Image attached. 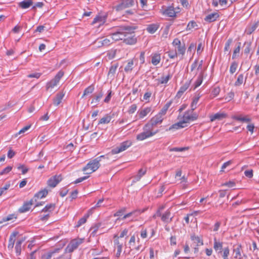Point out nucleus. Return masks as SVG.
<instances>
[{
	"instance_id": "24",
	"label": "nucleus",
	"mask_w": 259,
	"mask_h": 259,
	"mask_svg": "<svg viewBox=\"0 0 259 259\" xmlns=\"http://www.w3.org/2000/svg\"><path fill=\"white\" fill-rule=\"evenodd\" d=\"M220 15L218 13L214 12L206 16L204 18V20L207 22L211 23L217 20Z\"/></svg>"
},
{
	"instance_id": "37",
	"label": "nucleus",
	"mask_w": 259,
	"mask_h": 259,
	"mask_svg": "<svg viewBox=\"0 0 259 259\" xmlns=\"http://www.w3.org/2000/svg\"><path fill=\"white\" fill-rule=\"evenodd\" d=\"M112 119V117L109 114H106L104 117H102L99 121L98 124H107L110 122Z\"/></svg>"
},
{
	"instance_id": "43",
	"label": "nucleus",
	"mask_w": 259,
	"mask_h": 259,
	"mask_svg": "<svg viewBox=\"0 0 259 259\" xmlns=\"http://www.w3.org/2000/svg\"><path fill=\"white\" fill-rule=\"evenodd\" d=\"M171 75L169 73L167 75L164 76H162L160 79H159V82L161 84L166 83L168 80L171 78Z\"/></svg>"
},
{
	"instance_id": "4",
	"label": "nucleus",
	"mask_w": 259,
	"mask_h": 259,
	"mask_svg": "<svg viewBox=\"0 0 259 259\" xmlns=\"http://www.w3.org/2000/svg\"><path fill=\"white\" fill-rule=\"evenodd\" d=\"M162 116V115L158 113L157 115L152 117L148 123L145 125V127L148 128V129H152L153 127L160 124L163 120Z\"/></svg>"
},
{
	"instance_id": "64",
	"label": "nucleus",
	"mask_w": 259,
	"mask_h": 259,
	"mask_svg": "<svg viewBox=\"0 0 259 259\" xmlns=\"http://www.w3.org/2000/svg\"><path fill=\"white\" fill-rule=\"evenodd\" d=\"M244 175L249 178H251L253 177V170L252 169L245 170Z\"/></svg>"
},
{
	"instance_id": "56",
	"label": "nucleus",
	"mask_w": 259,
	"mask_h": 259,
	"mask_svg": "<svg viewBox=\"0 0 259 259\" xmlns=\"http://www.w3.org/2000/svg\"><path fill=\"white\" fill-rule=\"evenodd\" d=\"M111 38H105L104 39L102 38V44L104 46H108L110 45L112 42H111Z\"/></svg>"
},
{
	"instance_id": "10",
	"label": "nucleus",
	"mask_w": 259,
	"mask_h": 259,
	"mask_svg": "<svg viewBox=\"0 0 259 259\" xmlns=\"http://www.w3.org/2000/svg\"><path fill=\"white\" fill-rule=\"evenodd\" d=\"M191 239L193 242L191 246L194 249V253H196L199 251L198 246L203 244V240L198 236H196L195 235H191Z\"/></svg>"
},
{
	"instance_id": "6",
	"label": "nucleus",
	"mask_w": 259,
	"mask_h": 259,
	"mask_svg": "<svg viewBox=\"0 0 259 259\" xmlns=\"http://www.w3.org/2000/svg\"><path fill=\"white\" fill-rule=\"evenodd\" d=\"M132 142L130 141H126L122 142L120 145L112 149L111 153L112 154H116L126 150L132 145Z\"/></svg>"
},
{
	"instance_id": "41",
	"label": "nucleus",
	"mask_w": 259,
	"mask_h": 259,
	"mask_svg": "<svg viewBox=\"0 0 259 259\" xmlns=\"http://www.w3.org/2000/svg\"><path fill=\"white\" fill-rule=\"evenodd\" d=\"M58 82L54 78L47 83L46 89L49 90L50 89H53L57 85Z\"/></svg>"
},
{
	"instance_id": "31",
	"label": "nucleus",
	"mask_w": 259,
	"mask_h": 259,
	"mask_svg": "<svg viewBox=\"0 0 259 259\" xmlns=\"http://www.w3.org/2000/svg\"><path fill=\"white\" fill-rule=\"evenodd\" d=\"M24 241V239L22 238L21 239L18 240L16 243L15 250L16 254L17 255H19L21 254V245Z\"/></svg>"
},
{
	"instance_id": "22",
	"label": "nucleus",
	"mask_w": 259,
	"mask_h": 259,
	"mask_svg": "<svg viewBox=\"0 0 259 259\" xmlns=\"http://www.w3.org/2000/svg\"><path fill=\"white\" fill-rule=\"evenodd\" d=\"M18 234V232H14L11 234L9 239V243L8 245V248L9 249L11 250L13 248L15 242V238Z\"/></svg>"
},
{
	"instance_id": "47",
	"label": "nucleus",
	"mask_w": 259,
	"mask_h": 259,
	"mask_svg": "<svg viewBox=\"0 0 259 259\" xmlns=\"http://www.w3.org/2000/svg\"><path fill=\"white\" fill-rule=\"evenodd\" d=\"M222 256L223 259H229L228 256L230 253V250L228 247H225L222 250Z\"/></svg>"
},
{
	"instance_id": "11",
	"label": "nucleus",
	"mask_w": 259,
	"mask_h": 259,
	"mask_svg": "<svg viewBox=\"0 0 259 259\" xmlns=\"http://www.w3.org/2000/svg\"><path fill=\"white\" fill-rule=\"evenodd\" d=\"M61 249L62 247L55 248L46 252L41 255V259H52L53 256H55L56 254L60 253ZM53 259H56V258H53Z\"/></svg>"
},
{
	"instance_id": "27",
	"label": "nucleus",
	"mask_w": 259,
	"mask_h": 259,
	"mask_svg": "<svg viewBox=\"0 0 259 259\" xmlns=\"http://www.w3.org/2000/svg\"><path fill=\"white\" fill-rule=\"evenodd\" d=\"M171 213L170 211L167 210L161 216V220L166 223H168L171 221L172 217H170Z\"/></svg>"
},
{
	"instance_id": "1",
	"label": "nucleus",
	"mask_w": 259,
	"mask_h": 259,
	"mask_svg": "<svg viewBox=\"0 0 259 259\" xmlns=\"http://www.w3.org/2000/svg\"><path fill=\"white\" fill-rule=\"evenodd\" d=\"M136 27L123 26L124 38L123 41L127 45H132L136 43L137 38L134 34Z\"/></svg>"
},
{
	"instance_id": "54",
	"label": "nucleus",
	"mask_w": 259,
	"mask_h": 259,
	"mask_svg": "<svg viewBox=\"0 0 259 259\" xmlns=\"http://www.w3.org/2000/svg\"><path fill=\"white\" fill-rule=\"evenodd\" d=\"M126 208L122 207L120 209L118 210L115 213H114V217H121L126 211Z\"/></svg>"
},
{
	"instance_id": "53",
	"label": "nucleus",
	"mask_w": 259,
	"mask_h": 259,
	"mask_svg": "<svg viewBox=\"0 0 259 259\" xmlns=\"http://www.w3.org/2000/svg\"><path fill=\"white\" fill-rule=\"evenodd\" d=\"M64 72L62 70L59 71L57 74L55 75L54 79L56 80L58 83L60 80V79L62 77V76L64 75Z\"/></svg>"
},
{
	"instance_id": "33",
	"label": "nucleus",
	"mask_w": 259,
	"mask_h": 259,
	"mask_svg": "<svg viewBox=\"0 0 259 259\" xmlns=\"http://www.w3.org/2000/svg\"><path fill=\"white\" fill-rule=\"evenodd\" d=\"M55 206L56 205L55 203L48 204L41 210V212H51L55 209Z\"/></svg>"
},
{
	"instance_id": "49",
	"label": "nucleus",
	"mask_w": 259,
	"mask_h": 259,
	"mask_svg": "<svg viewBox=\"0 0 259 259\" xmlns=\"http://www.w3.org/2000/svg\"><path fill=\"white\" fill-rule=\"evenodd\" d=\"M240 46H241V42H238V46L237 47H236L235 50H234L233 54L232 55V59H235L237 56H238V54L240 52Z\"/></svg>"
},
{
	"instance_id": "32",
	"label": "nucleus",
	"mask_w": 259,
	"mask_h": 259,
	"mask_svg": "<svg viewBox=\"0 0 259 259\" xmlns=\"http://www.w3.org/2000/svg\"><path fill=\"white\" fill-rule=\"evenodd\" d=\"M172 103V101L171 100L169 101L168 102H167L164 105V106L162 107V108L161 109V110L160 111L159 113L160 114H161V115L164 116L166 114L168 109L171 106Z\"/></svg>"
},
{
	"instance_id": "16",
	"label": "nucleus",
	"mask_w": 259,
	"mask_h": 259,
	"mask_svg": "<svg viewBox=\"0 0 259 259\" xmlns=\"http://www.w3.org/2000/svg\"><path fill=\"white\" fill-rule=\"evenodd\" d=\"M118 67V64L115 63L112 65L108 73V77L113 80L114 78L115 74L116 72L117 68Z\"/></svg>"
},
{
	"instance_id": "52",
	"label": "nucleus",
	"mask_w": 259,
	"mask_h": 259,
	"mask_svg": "<svg viewBox=\"0 0 259 259\" xmlns=\"http://www.w3.org/2000/svg\"><path fill=\"white\" fill-rule=\"evenodd\" d=\"M17 169L21 170L22 174L23 175L26 174L28 171V168L24 164H19L17 166Z\"/></svg>"
},
{
	"instance_id": "5",
	"label": "nucleus",
	"mask_w": 259,
	"mask_h": 259,
	"mask_svg": "<svg viewBox=\"0 0 259 259\" xmlns=\"http://www.w3.org/2000/svg\"><path fill=\"white\" fill-rule=\"evenodd\" d=\"M132 142L130 141H126L122 142L120 145L112 149L111 153L112 154H116L126 150L132 145Z\"/></svg>"
},
{
	"instance_id": "21",
	"label": "nucleus",
	"mask_w": 259,
	"mask_h": 259,
	"mask_svg": "<svg viewBox=\"0 0 259 259\" xmlns=\"http://www.w3.org/2000/svg\"><path fill=\"white\" fill-rule=\"evenodd\" d=\"M65 94V93L63 92V91L57 93L55 97L53 99L54 105L55 106L59 105L62 102V100L64 98Z\"/></svg>"
},
{
	"instance_id": "8",
	"label": "nucleus",
	"mask_w": 259,
	"mask_h": 259,
	"mask_svg": "<svg viewBox=\"0 0 259 259\" xmlns=\"http://www.w3.org/2000/svg\"><path fill=\"white\" fill-rule=\"evenodd\" d=\"M144 131L138 135H137L136 139L138 141H143L146 138L152 137L154 136L155 134H156L158 131L157 130L154 132H152L151 131V129H148V128H146L145 126L144 127Z\"/></svg>"
},
{
	"instance_id": "61",
	"label": "nucleus",
	"mask_w": 259,
	"mask_h": 259,
	"mask_svg": "<svg viewBox=\"0 0 259 259\" xmlns=\"http://www.w3.org/2000/svg\"><path fill=\"white\" fill-rule=\"evenodd\" d=\"M244 45L246 46L245 48L244 49V53L248 54L250 51L251 42H245L244 44Z\"/></svg>"
},
{
	"instance_id": "55",
	"label": "nucleus",
	"mask_w": 259,
	"mask_h": 259,
	"mask_svg": "<svg viewBox=\"0 0 259 259\" xmlns=\"http://www.w3.org/2000/svg\"><path fill=\"white\" fill-rule=\"evenodd\" d=\"M196 26H197L196 23L194 21H191L187 25L186 29L187 30H190Z\"/></svg>"
},
{
	"instance_id": "51",
	"label": "nucleus",
	"mask_w": 259,
	"mask_h": 259,
	"mask_svg": "<svg viewBox=\"0 0 259 259\" xmlns=\"http://www.w3.org/2000/svg\"><path fill=\"white\" fill-rule=\"evenodd\" d=\"M177 54H181L183 55L185 54L186 48L185 47V45L183 46L180 45L177 47Z\"/></svg>"
},
{
	"instance_id": "36",
	"label": "nucleus",
	"mask_w": 259,
	"mask_h": 259,
	"mask_svg": "<svg viewBox=\"0 0 259 259\" xmlns=\"http://www.w3.org/2000/svg\"><path fill=\"white\" fill-rule=\"evenodd\" d=\"M151 111V108L147 107L138 112L140 118H143Z\"/></svg>"
},
{
	"instance_id": "57",
	"label": "nucleus",
	"mask_w": 259,
	"mask_h": 259,
	"mask_svg": "<svg viewBox=\"0 0 259 259\" xmlns=\"http://www.w3.org/2000/svg\"><path fill=\"white\" fill-rule=\"evenodd\" d=\"M232 42V39L231 38H229L227 40V42L225 44V46L224 48L225 51H229L230 50V46L231 43Z\"/></svg>"
},
{
	"instance_id": "18",
	"label": "nucleus",
	"mask_w": 259,
	"mask_h": 259,
	"mask_svg": "<svg viewBox=\"0 0 259 259\" xmlns=\"http://www.w3.org/2000/svg\"><path fill=\"white\" fill-rule=\"evenodd\" d=\"M147 172V168H141L138 170L137 175L134 177V179L133 180V183H136L140 180L141 178L144 176Z\"/></svg>"
},
{
	"instance_id": "48",
	"label": "nucleus",
	"mask_w": 259,
	"mask_h": 259,
	"mask_svg": "<svg viewBox=\"0 0 259 259\" xmlns=\"http://www.w3.org/2000/svg\"><path fill=\"white\" fill-rule=\"evenodd\" d=\"M238 67V63L236 61L233 62L230 66V72L231 74H233L236 71Z\"/></svg>"
},
{
	"instance_id": "14",
	"label": "nucleus",
	"mask_w": 259,
	"mask_h": 259,
	"mask_svg": "<svg viewBox=\"0 0 259 259\" xmlns=\"http://www.w3.org/2000/svg\"><path fill=\"white\" fill-rule=\"evenodd\" d=\"M34 202H35L32 198L28 201L24 202L23 205L19 208V212L24 213L28 211L31 208V205L33 204Z\"/></svg>"
},
{
	"instance_id": "62",
	"label": "nucleus",
	"mask_w": 259,
	"mask_h": 259,
	"mask_svg": "<svg viewBox=\"0 0 259 259\" xmlns=\"http://www.w3.org/2000/svg\"><path fill=\"white\" fill-rule=\"evenodd\" d=\"M137 106L136 104H132L129 108L128 113L130 114L134 113L137 110Z\"/></svg>"
},
{
	"instance_id": "7",
	"label": "nucleus",
	"mask_w": 259,
	"mask_h": 259,
	"mask_svg": "<svg viewBox=\"0 0 259 259\" xmlns=\"http://www.w3.org/2000/svg\"><path fill=\"white\" fill-rule=\"evenodd\" d=\"M198 115L196 113L194 112V110H192V109L191 108L190 110L185 112L183 118L185 122L187 123L190 121L196 120L198 118Z\"/></svg>"
},
{
	"instance_id": "29",
	"label": "nucleus",
	"mask_w": 259,
	"mask_h": 259,
	"mask_svg": "<svg viewBox=\"0 0 259 259\" xmlns=\"http://www.w3.org/2000/svg\"><path fill=\"white\" fill-rule=\"evenodd\" d=\"M159 27V24L157 23H153L149 24L147 26L146 30L150 33L153 34L155 33Z\"/></svg>"
},
{
	"instance_id": "3",
	"label": "nucleus",
	"mask_w": 259,
	"mask_h": 259,
	"mask_svg": "<svg viewBox=\"0 0 259 259\" xmlns=\"http://www.w3.org/2000/svg\"><path fill=\"white\" fill-rule=\"evenodd\" d=\"M83 239L80 238L72 239L68 244L65 249L66 250V251L72 254V252L76 249L78 247L83 243Z\"/></svg>"
},
{
	"instance_id": "50",
	"label": "nucleus",
	"mask_w": 259,
	"mask_h": 259,
	"mask_svg": "<svg viewBox=\"0 0 259 259\" xmlns=\"http://www.w3.org/2000/svg\"><path fill=\"white\" fill-rule=\"evenodd\" d=\"M134 65V62L133 60L130 61L128 62L127 64L124 68V71L125 72H129L132 70Z\"/></svg>"
},
{
	"instance_id": "15",
	"label": "nucleus",
	"mask_w": 259,
	"mask_h": 259,
	"mask_svg": "<svg viewBox=\"0 0 259 259\" xmlns=\"http://www.w3.org/2000/svg\"><path fill=\"white\" fill-rule=\"evenodd\" d=\"M48 193V191L47 189L45 188L40 190L36 193L33 196V198L35 202H36L38 199H41L45 197Z\"/></svg>"
},
{
	"instance_id": "2",
	"label": "nucleus",
	"mask_w": 259,
	"mask_h": 259,
	"mask_svg": "<svg viewBox=\"0 0 259 259\" xmlns=\"http://www.w3.org/2000/svg\"><path fill=\"white\" fill-rule=\"evenodd\" d=\"M103 159H108V158L105 155H101L97 157L96 158L91 160L85 167L82 169V170L85 171L88 169H90L91 171L88 174H91L96 170H97L100 166V162Z\"/></svg>"
},
{
	"instance_id": "39",
	"label": "nucleus",
	"mask_w": 259,
	"mask_h": 259,
	"mask_svg": "<svg viewBox=\"0 0 259 259\" xmlns=\"http://www.w3.org/2000/svg\"><path fill=\"white\" fill-rule=\"evenodd\" d=\"M72 254L66 251L65 249L63 254L59 255L56 259H71Z\"/></svg>"
},
{
	"instance_id": "20",
	"label": "nucleus",
	"mask_w": 259,
	"mask_h": 259,
	"mask_svg": "<svg viewBox=\"0 0 259 259\" xmlns=\"http://www.w3.org/2000/svg\"><path fill=\"white\" fill-rule=\"evenodd\" d=\"M227 116V114L225 113L218 112L213 115H210V119L211 122L214 121L216 120H221L223 119L226 118Z\"/></svg>"
},
{
	"instance_id": "25",
	"label": "nucleus",
	"mask_w": 259,
	"mask_h": 259,
	"mask_svg": "<svg viewBox=\"0 0 259 259\" xmlns=\"http://www.w3.org/2000/svg\"><path fill=\"white\" fill-rule=\"evenodd\" d=\"M213 248L218 254L222 253L223 243L218 241L215 238L214 239Z\"/></svg>"
},
{
	"instance_id": "19",
	"label": "nucleus",
	"mask_w": 259,
	"mask_h": 259,
	"mask_svg": "<svg viewBox=\"0 0 259 259\" xmlns=\"http://www.w3.org/2000/svg\"><path fill=\"white\" fill-rule=\"evenodd\" d=\"M191 84V80L186 81L180 89L178 92L176 96L178 98H180L183 93L189 88Z\"/></svg>"
},
{
	"instance_id": "58",
	"label": "nucleus",
	"mask_w": 259,
	"mask_h": 259,
	"mask_svg": "<svg viewBox=\"0 0 259 259\" xmlns=\"http://www.w3.org/2000/svg\"><path fill=\"white\" fill-rule=\"evenodd\" d=\"M116 52V50H111L110 51L108 52L107 53V56L108 57V58L109 59H113L115 56Z\"/></svg>"
},
{
	"instance_id": "63",
	"label": "nucleus",
	"mask_w": 259,
	"mask_h": 259,
	"mask_svg": "<svg viewBox=\"0 0 259 259\" xmlns=\"http://www.w3.org/2000/svg\"><path fill=\"white\" fill-rule=\"evenodd\" d=\"M234 97V93L232 91L228 93L227 97L225 98L226 100H227L228 101H230L232 99H233Z\"/></svg>"
},
{
	"instance_id": "12",
	"label": "nucleus",
	"mask_w": 259,
	"mask_h": 259,
	"mask_svg": "<svg viewBox=\"0 0 259 259\" xmlns=\"http://www.w3.org/2000/svg\"><path fill=\"white\" fill-rule=\"evenodd\" d=\"M62 180V177L61 175H55L52 177L48 180L47 184L49 187L51 188H54Z\"/></svg>"
},
{
	"instance_id": "26",
	"label": "nucleus",
	"mask_w": 259,
	"mask_h": 259,
	"mask_svg": "<svg viewBox=\"0 0 259 259\" xmlns=\"http://www.w3.org/2000/svg\"><path fill=\"white\" fill-rule=\"evenodd\" d=\"M259 26V21H257V22H255L254 23L249 25L247 26L246 32L247 34H251L253 32H254L255 29L258 27Z\"/></svg>"
},
{
	"instance_id": "40",
	"label": "nucleus",
	"mask_w": 259,
	"mask_h": 259,
	"mask_svg": "<svg viewBox=\"0 0 259 259\" xmlns=\"http://www.w3.org/2000/svg\"><path fill=\"white\" fill-rule=\"evenodd\" d=\"M16 216L15 214H10L7 217H3L0 221V224L4 223L5 222L11 221L14 219H16Z\"/></svg>"
},
{
	"instance_id": "34",
	"label": "nucleus",
	"mask_w": 259,
	"mask_h": 259,
	"mask_svg": "<svg viewBox=\"0 0 259 259\" xmlns=\"http://www.w3.org/2000/svg\"><path fill=\"white\" fill-rule=\"evenodd\" d=\"M90 213L89 212L85 214L82 218L79 220L77 222V224L76 225V227L78 228L80 227L82 225L85 223L87 222V219L89 217Z\"/></svg>"
},
{
	"instance_id": "42",
	"label": "nucleus",
	"mask_w": 259,
	"mask_h": 259,
	"mask_svg": "<svg viewBox=\"0 0 259 259\" xmlns=\"http://www.w3.org/2000/svg\"><path fill=\"white\" fill-rule=\"evenodd\" d=\"M103 96V93L102 91L99 92L96 96H95L94 99H93L92 101V103H95L97 105L98 103V102L100 101V99L102 98V97Z\"/></svg>"
},
{
	"instance_id": "59",
	"label": "nucleus",
	"mask_w": 259,
	"mask_h": 259,
	"mask_svg": "<svg viewBox=\"0 0 259 259\" xmlns=\"http://www.w3.org/2000/svg\"><path fill=\"white\" fill-rule=\"evenodd\" d=\"M167 53H168V56L171 59L175 58L178 55H177V52L176 50L175 51H169L167 52Z\"/></svg>"
},
{
	"instance_id": "60",
	"label": "nucleus",
	"mask_w": 259,
	"mask_h": 259,
	"mask_svg": "<svg viewBox=\"0 0 259 259\" xmlns=\"http://www.w3.org/2000/svg\"><path fill=\"white\" fill-rule=\"evenodd\" d=\"M12 169L11 166H8L0 172V175H3L9 172Z\"/></svg>"
},
{
	"instance_id": "17",
	"label": "nucleus",
	"mask_w": 259,
	"mask_h": 259,
	"mask_svg": "<svg viewBox=\"0 0 259 259\" xmlns=\"http://www.w3.org/2000/svg\"><path fill=\"white\" fill-rule=\"evenodd\" d=\"M177 12L175 11L174 7L169 6L163 11L162 14L170 17H174L176 16Z\"/></svg>"
},
{
	"instance_id": "30",
	"label": "nucleus",
	"mask_w": 259,
	"mask_h": 259,
	"mask_svg": "<svg viewBox=\"0 0 259 259\" xmlns=\"http://www.w3.org/2000/svg\"><path fill=\"white\" fill-rule=\"evenodd\" d=\"M33 4L32 0H24L18 3V6L22 9H27Z\"/></svg>"
},
{
	"instance_id": "23",
	"label": "nucleus",
	"mask_w": 259,
	"mask_h": 259,
	"mask_svg": "<svg viewBox=\"0 0 259 259\" xmlns=\"http://www.w3.org/2000/svg\"><path fill=\"white\" fill-rule=\"evenodd\" d=\"M186 123L183 120L182 121H180L177 123L173 124L171 125L168 129L166 130V131H171L173 130H179L186 126L185 125Z\"/></svg>"
},
{
	"instance_id": "44",
	"label": "nucleus",
	"mask_w": 259,
	"mask_h": 259,
	"mask_svg": "<svg viewBox=\"0 0 259 259\" xmlns=\"http://www.w3.org/2000/svg\"><path fill=\"white\" fill-rule=\"evenodd\" d=\"M199 98V96H197L193 98L192 102L191 104V108L192 109V110H194L197 108V104L198 102Z\"/></svg>"
},
{
	"instance_id": "28",
	"label": "nucleus",
	"mask_w": 259,
	"mask_h": 259,
	"mask_svg": "<svg viewBox=\"0 0 259 259\" xmlns=\"http://www.w3.org/2000/svg\"><path fill=\"white\" fill-rule=\"evenodd\" d=\"M241 245L237 244L236 245H234L233 252L235 253V255L234 256L235 258L241 259Z\"/></svg>"
},
{
	"instance_id": "13",
	"label": "nucleus",
	"mask_w": 259,
	"mask_h": 259,
	"mask_svg": "<svg viewBox=\"0 0 259 259\" xmlns=\"http://www.w3.org/2000/svg\"><path fill=\"white\" fill-rule=\"evenodd\" d=\"M123 29V26L120 27L119 28L117 31L112 34L111 38V40H115V41H118L119 40H122L123 39L124 37V30Z\"/></svg>"
},
{
	"instance_id": "46",
	"label": "nucleus",
	"mask_w": 259,
	"mask_h": 259,
	"mask_svg": "<svg viewBox=\"0 0 259 259\" xmlns=\"http://www.w3.org/2000/svg\"><path fill=\"white\" fill-rule=\"evenodd\" d=\"M244 76L242 74H240L238 75L237 80L235 82V86H239L242 84L243 82Z\"/></svg>"
},
{
	"instance_id": "38",
	"label": "nucleus",
	"mask_w": 259,
	"mask_h": 259,
	"mask_svg": "<svg viewBox=\"0 0 259 259\" xmlns=\"http://www.w3.org/2000/svg\"><path fill=\"white\" fill-rule=\"evenodd\" d=\"M95 88L94 85L92 84L90 86H89L88 88H87L83 92V94L82 95L81 98H83L84 96L89 95L91 94H92L94 91Z\"/></svg>"
},
{
	"instance_id": "45",
	"label": "nucleus",
	"mask_w": 259,
	"mask_h": 259,
	"mask_svg": "<svg viewBox=\"0 0 259 259\" xmlns=\"http://www.w3.org/2000/svg\"><path fill=\"white\" fill-rule=\"evenodd\" d=\"M203 80V72H201L200 74L199 75L195 83V87L194 90L198 87L202 83Z\"/></svg>"
},
{
	"instance_id": "9",
	"label": "nucleus",
	"mask_w": 259,
	"mask_h": 259,
	"mask_svg": "<svg viewBox=\"0 0 259 259\" xmlns=\"http://www.w3.org/2000/svg\"><path fill=\"white\" fill-rule=\"evenodd\" d=\"M134 4V0H121L120 3L115 7L117 11L131 7Z\"/></svg>"
},
{
	"instance_id": "35",
	"label": "nucleus",
	"mask_w": 259,
	"mask_h": 259,
	"mask_svg": "<svg viewBox=\"0 0 259 259\" xmlns=\"http://www.w3.org/2000/svg\"><path fill=\"white\" fill-rule=\"evenodd\" d=\"M161 60L160 55L158 54H154L152 56L151 63L154 65H157L159 63Z\"/></svg>"
}]
</instances>
